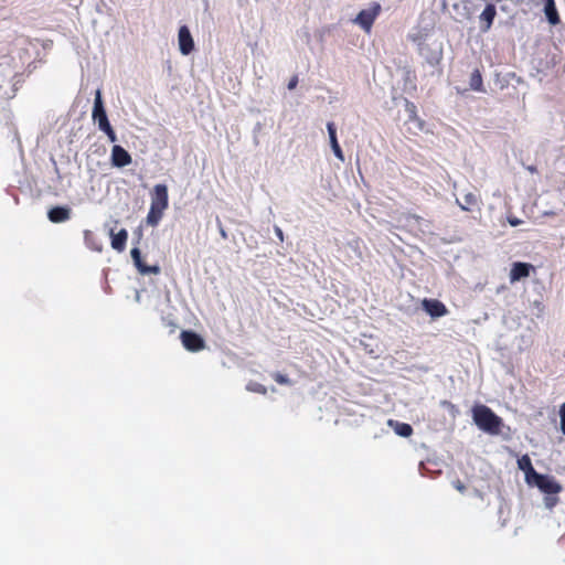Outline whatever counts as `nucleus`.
<instances>
[{
  "label": "nucleus",
  "mask_w": 565,
  "mask_h": 565,
  "mask_svg": "<svg viewBox=\"0 0 565 565\" xmlns=\"http://www.w3.org/2000/svg\"><path fill=\"white\" fill-rule=\"evenodd\" d=\"M472 417L476 425L481 430L491 435L500 434L501 427L503 425L502 419L488 406H475L472 409Z\"/></svg>",
  "instance_id": "f257e3e1"
},
{
  "label": "nucleus",
  "mask_w": 565,
  "mask_h": 565,
  "mask_svg": "<svg viewBox=\"0 0 565 565\" xmlns=\"http://www.w3.org/2000/svg\"><path fill=\"white\" fill-rule=\"evenodd\" d=\"M532 483L535 484L540 491L548 495H556L563 490L562 484L556 481L554 477L539 472L532 478Z\"/></svg>",
  "instance_id": "f03ea898"
},
{
  "label": "nucleus",
  "mask_w": 565,
  "mask_h": 565,
  "mask_svg": "<svg viewBox=\"0 0 565 565\" xmlns=\"http://www.w3.org/2000/svg\"><path fill=\"white\" fill-rule=\"evenodd\" d=\"M381 12V6L377 2H373L371 8L362 10L356 15L354 22L359 24L366 32L371 31V28Z\"/></svg>",
  "instance_id": "7ed1b4c3"
},
{
  "label": "nucleus",
  "mask_w": 565,
  "mask_h": 565,
  "mask_svg": "<svg viewBox=\"0 0 565 565\" xmlns=\"http://www.w3.org/2000/svg\"><path fill=\"white\" fill-rule=\"evenodd\" d=\"M93 119L98 122V128L102 130L107 128L110 125L106 110L104 108L102 92L97 89L95 93L94 108H93Z\"/></svg>",
  "instance_id": "20e7f679"
},
{
  "label": "nucleus",
  "mask_w": 565,
  "mask_h": 565,
  "mask_svg": "<svg viewBox=\"0 0 565 565\" xmlns=\"http://www.w3.org/2000/svg\"><path fill=\"white\" fill-rule=\"evenodd\" d=\"M183 347L191 352H198L204 349L205 342L201 335L193 331L183 330L180 334Z\"/></svg>",
  "instance_id": "39448f33"
},
{
  "label": "nucleus",
  "mask_w": 565,
  "mask_h": 565,
  "mask_svg": "<svg viewBox=\"0 0 565 565\" xmlns=\"http://www.w3.org/2000/svg\"><path fill=\"white\" fill-rule=\"evenodd\" d=\"M169 205L168 188L166 184H156L151 193L150 206L167 210Z\"/></svg>",
  "instance_id": "423d86ee"
},
{
  "label": "nucleus",
  "mask_w": 565,
  "mask_h": 565,
  "mask_svg": "<svg viewBox=\"0 0 565 565\" xmlns=\"http://www.w3.org/2000/svg\"><path fill=\"white\" fill-rule=\"evenodd\" d=\"M110 161L114 167L124 168L132 161L129 152L119 145H115L111 149Z\"/></svg>",
  "instance_id": "0eeeda50"
},
{
  "label": "nucleus",
  "mask_w": 565,
  "mask_h": 565,
  "mask_svg": "<svg viewBox=\"0 0 565 565\" xmlns=\"http://www.w3.org/2000/svg\"><path fill=\"white\" fill-rule=\"evenodd\" d=\"M178 41L180 52L183 55H189L194 50V42L186 25H182L179 29Z\"/></svg>",
  "instance_id": "6e6552de"
},
{
  "label": "nucleus",
  "mask_w": 565,
  "mask_h": 565,
  "mask_svg": "<svg viewBox=\"0 0 565 565\" xmlns=\"http://www.w3.org/2000/svg\"><path fill=\"white\" fill-rule=\"evenodd\" d=\"M532 270H534V266L532 264L522 262L513 263L510 270V282L513 284L529 277Z\"/></svg>",
  "instance_id": "1a4fd4ad"
},
{
  "label": "nucleus",
  "mask_w": 565,
  "mask_h": 565,
  "mask_svg": "<svg viewBox=\"0 0 565 565\" xmlns=\"http://www.w3.org/2000/svg\"><path fill=\"white\" fill-rule=\"evenodd\" d=\"M423 308L433 318L443 317L448 312L446 306L437 299H424Z\"/></svg>",
  "instance_id": "9d476101"
},
{
  "label": "nucleus",
  "mask_w": 565,
  "mask_h": 565,
  "mask_svg": "<svg viewBox=\"0 0 565 565\" xmlns=\"http://www.w3.org/2000/svg\"><path fill=\"white\" fill-rule=\"evenodd\" d=\"M72 210L68 206H54L49 210L47 217L52 223H64L71 218Z\"/></svg>",
  "instance_id": "9b49d317"
},
{
  "label": "nucleus",
  "mask_w": 565,
  "mask_h": 565,
  "mask_svg": "<svg viewBox=\"0 0 565 565\" xmlns=\"http://www.w3.org/2000/svg\"><path fill=\"white\" fill-rule=\"evenodd\" d=\"M109 234L111 236V247L115 250L122 252L126 247L128 232L125 228H121L118 233L110 230Z\"/></svg>",
  "instance_id": "f8f14e48"
},
{
  "label": "nucleus",
  "mask_w": 565,
  "mask_h": 565,
  "mask_svg": "<svg viewBox=\"0 0 565 565\" xmlns=\"http://www.w3.org/2000/svg\"><path fill=\"white\" fill-rule=\"evenodd\" d=\"M327 129H328V134H329V138H330L331 148H332L335 157L343 161L344 157H343L342 149L337 139V129H335L334 122H332V121L328 122Z\"/></svg>",
  "instance_id": "ddd939ff"
},
{
  "label": "nucleus",
  "mask_w": 565,
  "mask_h": 565,
  "mask_svg": "<svg viewBox=\"0 0 565 565\" xmlns=\"http://www.w3.org/2000/svg\"><path fill=\"white\" fill-rule=\"evenodd\" d=\"M495 14H497L495 6L492 3L487 4L484 10L480 14V20L486 23L484 26H482V31L486 32V31L490 30V28L493 23V20L495 18Z\"/></svg>",
  "instance_id": "4468645a"
},
{
  "label": "nucleus",
  "mask_w": 565,
  "mask_h": 565,
  "mask_svg": "<svg viewBox=\"0 0 565 565\" xmlns=\"http://www.w3.org/2000/svg\"><path fill=\"white\" fill-rule=\"evenodd\" d=\"M544 1H545L544 12L547 18V21L552 25L558 24L561 22V19H559V15H558V12H557V9L555 6V1L554 0H544Z\"/></svg>",
  "instance_id": "2eb2a0df"
},
{
  "label": "nucleus",
  "mask_w": 565,
  "mask_h": 565,
  "mask_svg": "<svg viewBox=\"0 0 565 565\" xmlns=\"http://www.w3.org/2000/svg\"><path fill=\"white\" fill-rule=\"evenodd\" d=\"M388 425L402 437H409L413 434V427L407 423H401L394 419L388 420Z\"/></svg>",
  "instance_id": "dca6fc26"
},
{
  "label": "nucleus",
  "mask_w": 565,
  "mask_h": 565,
  "mask_svg": "<svg viewBox=\"0 0 565 565\" xmlns=\"http://www.w3.org/2000/svg\"><path fill=\"white\" fill-rule=\"evenodd\" d=\"M519 468L525 472L527 483H532V478L537 471L533 468L531 460L527 456H523L519 461Z\"/></svg>",
  "instance_id": "f3484780"
},
{
  "label": "nucleus",
  "mask_w": 565,
  "mask_h": 565,
  "mask_svg": "<svg viewBox=\"0 0 565 565\" xmlns=\"http://www.w3.org/2000/svg\"><path fill=\"white\" fill-rule=\"evenodd\" d=\"M478 196L475 193L469 192L465 194L463 203H461L459 200H457L456 202L462 211H471L475 206L478 205Z\"/></svg>",
  "instance_id": "a211bd4d"
},
{
  "label": "nucleus",
  "mask_w": 565,
  "mask_h": 565,
  "mask_svg": "<svg viewBox=\"0 0 565 565\" xmlns=\"http://www.w3.org/2000/svg\"><path fill=\"white\" fill-rule=\"evenodd\" d=\"M84 238H85L86 245L92 250H95V252H102L103 250L102 242L97 238V236L93 232L85 231L84 232Z\"/></svg>",
  "instance_id": "6ab92c4d"
},
{
  "label": "nucleus",
  "mask_w": 565,
  "mask_h": 565,
  "mask_svg": "<svg viewBox=\"0 0 565 565\" xmlns=\"http://www.w3.org/2000/svg\"><path fill=\"white\" fill-rule=\"evenodd\" d=\"M164 211L166 210L150 206V210L147 215V223L151 226H157L159 224L160 220L162 218Z\"/></svg>",
  "instance_id": "aec40b11"
},
{
  "label": "nucleus",
  "mask_w": 565,
  "mask_h": 565,
  "mask_svg": "<svg viewBox=\"0 0 565 565\" xmlns=\"http://www.w3.org/2000/svg\"><path fill=\"white\" fill-rule=\"evenodd\" d=\"M470 87L473 90H478V92H482L483 90V88H482V77H481V74H480V72L478 70H476L471 74Z\"/></svg>",
  "instance_id": "412c9836"
},
{
  "label": "nucleus",
  "mask_w": 565,
  "mask_h": 565,
  "mask_svg": "<svg viewBox=\"0 0 565 565\" xmlns=\"http://www.w3.org/2000/svg\"><path fill=\"white\" fill-rule=\"evenodd\" d=\"M139 273L142 274V275H146V274H159L160 273V267L154 265V266H148L147 264H142V266H140L138 268Z\"/></svg>",
  "instance_id": "4be33fe9"
},
{
  "label": "nucleus",
  "mask_w": 565,
  "mask_h": 565,
  "mask_svg": "<svg viewBox=\"0 0 565 565\" xmlns=\"http://www.w3.org/2000/svg\"><path fill=\"white\" fill-rule=\"evenodd\" d=\"M271 377L280 385H291V381L279 372L273 373Z\"/></svg>",
  "instance_id": "5701e85b"
},
{
  "label": "nucleus",
  "mask_w": 565,
  "mask_h": 565,
  "mask_svg": "<svg viewBox=\"0 0 565 565\" xmlns=\"http://www.w3.org/2000/svg\"><path fill=\"white\" fill-rule=\"evenodd\" d=\"M247 388L252 392L259 393L263 395H265L267 393V388L263 384H259V383H252L247 386Z\"/></svg>",
  "instance_id": "b1692460"
},
{
  "label": "nucleus",
  "mask_w": 565,
  "mask_h": 565,
  "mask_svg": "<svg viewBox=\"0 0 565 565\" xmlns=\"http://www.w3.org/2000/svg\"><path fill=\"white\" fill-rule=\"evenodd\" d=\"M102 131H104L107 135L109 141L115 142L117 140L116 132L113 129L111 125L107 126V128L102 129Z\"/></svg>",
  "instance_id": "393cba45"
},
{
  "label": "nucleus",
  "mask_w": 565,
  "mask_h": 565,
  "mask_svg": "<svg viewBox=\"0 0 565 565\" xmlns=\"http://www.w3.org/2000/svg\"><path fill=\"white\" fill-rule=\"evenodd\" d=\"M544 501H545V505H546L547 508L552 509V508H553V507H555V505H556V503L558 502V498H556V497H550V495L547 494V497H545Z\"/></svg>",
  "instance_id": "a878e982"
},
{
  "label": "nucleus",
  "mask_w": 565,
  "mask_h": 565,
  "mask_svg": "<svg viewBox=\"0 0 565 565\" xmlns=\"http://www.w3.org/2000/svg\"><path fill=\"white\" fill-rule=\"evenodd\" d=\"M559 416H561V429H562V433L565 435V403L561 406Z\"/></svg>",
  "instance_id": "bb28decb"
},
{
  "label": "nucleus",
  "mask_w": 565,
  "mask_h": 565,
  "mask_svg": "<svg viewBox=\"0 0 565 565\" xmlns=\"http://www.w3.org/2000/svg\"><path fill=\"white\" fill-rule=\"evenodd\" d=\"M298 82H299L298 76H297V75H294V76L289 79L288 85H287V88H288L289 90L295 89V88L297 87V85H298Z\"/></svg>",
  "instance_id": "cd10ccee"
},
{
  "label": "nucleus",
  "mask_w": 565,
  "mask_h": 565,
  "mask_svg": "<svg viewBox=\"0 0 565 565\" xmlns=\"http://www.w3.org/2000/svg\"><path fill=\"white\" fill-rule=\"evenodd\" d=\"M508 221H509L511 226H518V225H520L522 223V221L520 218L515 217V216H510L508 218Z\"/></svg>",
  "instance_id": "c85d7f7f"
},
{
  "label": "nucleus",
  "mask_w": 565,
  "mask_h": 565,
  "mask_svg": "<svg viewBox=\"0 0 565 565\" xmlns=\"http://www.w3.org/2000/svg\"><path fill=\"white\" fill-rule=\"evenodd\" d=\"M454 486H455V488H456L459 492H461V493H463V492H465V490H466L465 484H463L460 480H457V481L454 483Z\"/></svg>",
  "instance_id": "c756f323"
},
{
  "label": "nucleus",
  "mask_w": 565,
  "mask_h": 565,
  "mask_svg": "<svg viewBox=\"0 0 565 565\" xmlns=\"http://www.w3.org/2000/svg\"><path fill=\"white\" fill-rule=\"evenodd\" d=\"M406 109H407V111H409L413 115L416 114V106L411 102H407Z\"/></svg>",
  "instance_id": "7c9ffc66"
},
{
  "label": "nucleus",
  "mask_w": 565,
  "mask_h": 565,
  "mask_svg": "<svg viewBox=\"0 0 565 565\" xmlns=\"http://www.w3.org/2000/svg\"><path fill=\"white\" fill-rule=\"evenodd\" d=\"M130 254H131L132 260H135L141 256V253L138 248H132Z\"/></svg>",
  "instance_id": "2f4dec72"
},
{
  "label": "nucleus",
  "mask_w": 565,
  "mask_h": 565,
  "mask_svg": "<svg viewBox=\"0 0 565 565\" xmlns=\"http://www.w3.org/2000/svg\"><path fill=\"white\" fill-rule=\"evenodd\" d=\"M13 62H14V58L12 56H10V55L4 56V64L8 65L9 67L12 66Z\"/></svg>",
  "instance_id": "473e14b6"
},
{
  "label": "nucleus",
  "mask_w": 565,
  "mask_h": 565,
  "mask_svg": "<svg viewBox=\"0 0 565 565\" xmlns=\"http://www.w3.org/2000/svg\"><path fill=\"white\" fill-rule=\"evenodd\" d=\"M134 264H135V266H136V267H137V269H138V268H139L140 266H142V264H143L142 257L140 256L139 258L135 259V260H134Z\"/></svg>",
  "instance_id": "72a5a7b5"
},
{
  "label": "nucleus",
  "mask_w": 565,
  "mask_h": 565,
  "mask_svg": "<svg viewBox=\"0 0 565 565\" xmlns=\"http://www.w3.org/2000/svg\"><path fill=\"white\" fill-rule=\"evenodd\" d=\"M276 234L279 237V239L282 241V231L279 227H276Z\"/></svg>",
  "instance_id": "f704fd0d"
},
{
  "label": "nucleus",
  "mask_w": 565,
  "mask_h": 565,
  "mask_svg": "<svg viewBox=\"0 0 565 565\" xmlns=\"http://www.w3.org/2000/svg\"><path fill=\"white\" fill-rule=\"evenodd\" d=\"M221 235H222L224 238H226V232H225L223 228H221Z\"/></svg>",
  "instance_id": "c9c22d12"
}]
</instances>
